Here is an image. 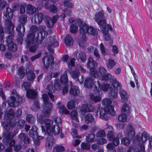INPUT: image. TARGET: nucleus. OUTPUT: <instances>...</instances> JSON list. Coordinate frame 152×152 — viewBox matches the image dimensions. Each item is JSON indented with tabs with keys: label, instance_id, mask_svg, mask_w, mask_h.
Masks as SVG:
<instances>
[{
	"label": "nucleus",
	"instance_id": "obj_1",
	"mask_svg": "<svg viewBox=\"0 0 152 152\" xmlns=\"http://www.w3.org/2000/svg\"><path fill=\"white\" fill-rule=\"evenodd\" d=\"M14 116V113L12 109H10L9 110H6L5 112L4 119L7 120L9 121V123H7L4 121L3 123V125L4 127V130L3 135V141L4 142H10L9 145L10 147L7 148L5 150V152H12V149L11 146H13L15 143V141L14 140H12L14 136L16 135L18 133L17 130L14 133L12 130L10 131V127H12L17 126V128L21 129L23 127L25 123V121L23 120H20L19 121L18 123H15L14 122H12L11 119Z\"/></svg>",
	"mask_w": 152,
	"mask_h": 152
},
{
	"label": "nucleus",
	"instance_id": "obj_2",
	"mask_svg": "<svg viewBox=\"0 0 152 152\" xmlns=\"http://www.w3.org/2000/svg\"><path fill=\"white\" fill-rule=\"evenodd\" d=\"M56 125L53 124V122L49 119L44 120L43 116L41 114L38 115L37 120L38 123L41 124L42 133L45 135L46 131L49 136L47 140L46 144L47 148L50 149L52 147L53 143V139L52 137L53 134L55 135H58L61 131L59 125L62 123V120L59 117H56L54 119Z\"/></svg>",
	"mask_w": 152,
	"mask_h": 152
},
{
	"label": "nucleus",
	"instance_id": "obj_3",
	"mask_svg": "<svg viewBox=\"0 0 152 152\" xmlns=\"http://www.w3.org/2000/svg\"><path fill=\"white\" fill-rule=\"evenodd\" d=\"M102 103L103 106L106 107L105 109H103L102 107L99 108V117L101 119L106 121L108 119L107 114L114 115L115 111L114 110L113 107L110 105L112 101L110 99H104L102 100Z\"/></svg>",
	"mask_w": 152,
	"mask_h": 152
},
{
	"label": "nucleus",
	"instance_id": "obj_4",
	"mask_svg": "<svg viewBox=\"0 0 152 152\" xmlns=\"http://www.w3.org/2000/svg\"><path fill=\"white\" fill-rule=\"evenodd\" d=\"M79 33L82 36H86V34L96 35L97 34V31L92 27L88 26L86 24L81 25L79 28Z\"/></svg>",
	"mask_w": 152,
	"mask_h": 152
},
{
	"label": "nucleus",
	"instance_id": "obj_5",
	"mask_svg": "<svg viewBox=\"0 0 152 152\" xmlns=\"http://www.w3.org/2000/svg\"><path fill=\"white\" fill-rule=\"evenodd\" d=\"M52 101H54V96H49ZM48 96H42L45 105L44 114L45 117H48L50 116V113L52 108V104L48 102Z\"/></svg>",
	"mask_w": 152,
	"mask_h": 152
},
{
	"label": "nucleus",
	"instance_id": "obj_6",
	"mask_svg": "<svg viewBox=\"0 0 152 152\" xmlns=\"http://www.w3.org/2000/svg\"><path fill=\"white\" fill-rule=\"evenodd\" d=\"M104 13L103 11L96 12L95 14L94 20L99 25L100 28L104 27L106 25V20L104 18Z\"/></svg>",
	"mask_w": 152,
	"mask_h": 152
},
{
	"label": "nucleus",
	"instance_id": "obj_7",
	"mask_svg": "<svg viewBox=\"0 0 152 152\" xmlns=\"http://www.w3.org/2000/svg\"><path fill=\"white\" fill-rule=\"evenodd\" d=\"M37 128L36 126H33L30 130L29 134V136L33 138L34 143L36 145H38L39 143V140L42 139L43 137L38 136L37 133Z\"/></svg>",
	"mask_w": 152,
	"mask_h": 152
},
{
	"label": "nucleus",
	"instance_id": "obj_8",
	"mask_svg": "<svg viewBox=\"0 0 152 152\" xmlns=\"http://www.w3.org/2000/svg\"><path fill=\"white\" fill-rule=\"evenodd\" d=\"M13 36L10 35L6 38L5 42H6V45L8 46V48L9 50L13 51H16L17 48L16 45L15 44L13 41Z\"/></svg>",
	"mask_w": 152,
	"mask_h": 152
},
{
	"label": "nucleus",
	"instance_id": "obj_9",
	"mask_svg": "<svg viewBox=\"0 0 152 152\" xmlns=\"http://www.w3.org/2000/svg\"><path fill=\"white\" fill-rule=\"evenodd\" d=\"M70 115L73 126L75 128L78 127L79 126L78 123L79 120L77 111L75 110L72 111L70 113Z\"/></svg>",
	"mask_w": 152,
	"mask_h": 152
},
{
	"label": "nucleus",
	"instance_id": "obj_10",
	"mask_svg": "<svg viewBox=\"0 0 152 152\" xmlns=\"http://www.w3.org/2000/svg\"><path fill=\"white\" fill-rule=\"evenodd\" d=\"M55 38L54 37H49L47 39V43L48 44V49L51 52L53 51V50L52 48V46L54 47L57 46L58 45V43L57 41H54Z\"/></svg>",
	"mask_w": 152,
	"mask_h": 152
},
{
	"label": "nucleus",
	"instance_id": "obj_11",
	"mask_svg": "<svg viewBox=\"0 0 152 152\" xmlns=\"http://www.w3.org/2000/svg\"><path fill=\"white\" fill-rule=\"evenodd\" d=\"M80 71L83 73H84L86 72V70L82 66L77 65L75 67V70L72 71L70 73L72 77L74 79H77L79 77L80 72L78 71Z\"/></svg>",
	"mask_w": 152,
	"mask_h": 152
},
{
	"label": "nucleus",
	"instance_id": "obj_12",
	"mask_svg": "<svg viewBox=\"0 0 152 152\" xmlns=\"http://www.w3.org/2000/svg\"><path fill=\"white\" fill-rule=\"evenodd\" d=\"M93 111V109L91 106L85 104L80 108V111L79 112L80 113V117L83 119V116L84 115L85 112H91Z\"/></svg>",
	"mask_w": 152,
	"mask_h": 152
},
{
	"label": "nucleus",
	"instance_id": "obj_13",
	"mask_svg": "<svg viewBox=\"0 0 152 152\" xmlns=\"http://www.w3.org/2000/svg\"><path fill=\"white\" fill-rule=\"evenodd\" d=\"M46 23L47 24V26L49 28H52L54 23H56L58 18V16L54 15L52 18H51L49 17H46Z\"/></svg>",
	"mask_w": 152,
	"mask_h": 152
},
{
	"label": "nucleus",
	"instance_id": "obj_14",
	"mask_svg": "<svg viewBox=\"0 0 152 152\" xmlns=\"http://www.w3.org/2000/svg\"><path fill=\"white\" fill-rule=\"evenodd\" d=\"M53 58L52 56H47L42 59V61L45 66L46 68H48L53 62Z\"/></svg>",
	"mask_w": 152,
	"mask_h": 152
},
{
	"label": "nucleus",
	"instance_id": "obj_15",
	"mask_svg": "<svg viewBox=\"0 0 152 152\" xmlns=\"http://www.w3.org/2000/svg\"><path fill=\"white\" fill-rule=\"evenodd\" d=\"M125 134L126 136L129 137L130 138H132L134 136L135 130L131 125H128L126 128Z\"/></svg>",
	"mask_w": 152,
	"mask_h": 152
},
{
	"label": "nucleus",
	"instance_id": "obj_16",
	"mask_svg": "<svg viewBox=\"0 0 152 152\" xmlns=\"http://www.w3.org/2000/svg\"><path fill=\"white\" fill-rule=\"evenodd\" d=\"M149 136V134L148 133L145 132H144L142 133L140 138L138 135L136 136L135 138L137 141H139L140 142L141 141L142 142L144 143L148 140Z\"/></svg>",
	"mask_w": 152,
	"mask_h": 152
},
{
	"label": "nucleus",
	"instance_id": "obj_17",
	"mask_svg": "<svg viewBox=\"0 0 152 152\" xmlns=\"http://www.w3.org/2000/svg\"><path fill=\"white\" fill-rule=\"evenodd\" d=\"M35 36V34L33 33L30 34L28 35L26 44V47L27 48H28L30 45L33 44Z\"/></svg>",
	"mask_w": 152,
	"mask_h": 152
},
{
	"label": "nucleus",
	"instance_id": "obj_18",
	"mask_svg": "<svg viewBox=\"0 0 152 152\" xmlns=\"http://www.w3.org/2000/svg\"><path fill=\"white\" fill-rule=\"evenodd\" d=\"M21 102H22V101L20 99H19L18 101H17L16 99H15V97L13 96H11L10 99L8 101V105L13 107H17L18 105V103Z\"/></svg>",
	"mask_w": 152,
	"mask_h": 152
},
{
	"label": "nucleus",
	"instance_id": "obj_19",
	"mask_svg": "<svg viewBox=\"0 0 152 152\" xmlns=\"http://www.w3.org/2000/svg\"><path fill=\"white\" fill-rule=\"evenodd\" d=\"M37 11V9L31 4H28L26 8V12L30 15L35 14Z\"/></svg>",
	"mask_w": 152,
	"mask_h": 152
},
{
	"label": "nucleus",
	"instance_id": "obj_20",
	"mask_svg": "<svg viewBox=\"0 0 152 152\" xmlns=\"http://www.w3.org/2000/svg\"><path fill=\"white\" fill-rule=\"evenodd\" d=\"M26 78L27 80L32 82L34 80L35 78V75L33 71L29 70L26 74Z\"/></svg>",
	"mask_w": 152,
	"mask_h": 152
},
{
	"label": "nucleus",
	"instance_id": "obj_21",
	"mask_svg": "<svg viewBox=\"0 0 152 152\" xmlns=\"http://www.w3.org/2000/svg\"><path fill=\"white\" fill-rule=\"evenodd\" d=\"M104 27L100 28V30L103 34V37L104 40L106 41H108L110 39V35L108 33V30L105 29Z\"/></svg>",
	"mask_w": 152,
	"mask_h": 152
},
{
	"label": "nucleus",
	"instance_id": "obj_22",
	"mask_svg": "<svg viewBox=\"0 0 152 152\" xmlns=\"http://www.w3.org/2000/svg\"><path fill=\"white\" fill-rule=\"evenodd\" d=\"M106 125L107 126V129L108 130V133L107 134V136L109 140H112L113 138V127L107 124Z\"/></svg>",
	"mask_w": 152,
	"mask_h": 152
},
{
	"label": "nucleus",
	"instance_id": "obj_23",
	"mask_svg": "<svg viewBox=\"0 0 152 152\" xmlns=\"http://www.w3.org/2000/svg\"><path fill=\"white\" fill-rule=\"evenodd\" d=\"M96 63L93 57H90L88 59L87 66L88 68H91L96 66Z\"/></svg>",
	"mask_w": 152,
	"mask_h": 152
},
{
	"label": "nucleus",
	"instance_id": "obj_24",
	"mask_svg": "<svg viewBox=\"0 0 152 152\" xmlns=\"http://www.w3.org/2000/svg\"><path fill=\"white\" fill-rule=\"evenodd\" d=\"M27 72V71L24 67L21 66L18 69V75L19 76V78L20 79H22L24 77L25 74Z\"/></svg>",
	"mask_w": 152,
	"mask_h": 152
},
{
	"label": "nucleus",
	"instance_id": "obj_25",
	"mask_svg": "<svg viewBox=\"0 0 152 152\" xmlns=\"http://www.w3.org/2000/svg\"><path fill=\"white\" fill-rule=\"evenodd\" d=\"M43 19V15L41 13H38L35 16V23L37 24H40Z\"/></svg>",
	"mask_w": 152,
	"mask_h": 152
},
{
	"label": "nucleus",
	"instance_id": "obj_26",
	"mask_svg": "<svg viewBox=\"0 0 152 152\" xmlns=\"http://www.w3.org/2000/svg\"><path fill=\"white\" fill-rule=\"evenodd\" d=\"M77 57L83 62L85 61L86 60V53L83 51L78 52V53L77 54Z\"/></svg>",
	"mask_w": 152,
	"mask_h": 152
},
{
	"label": "nucleus",
	"instance_id": "obj_27",
	"mask_svg": "<svg viewBox=\"0 0 152 152\" xmlns=\"http://www.w3.org/2000/svg\"><path fill=\"white\" fill-rule=\"evenodd\" d=\"M18 138L20 140L23 139L24 143L28 144L30 142L29 139L28 137L25 136L24 133H22L20 134L18 136Z\"/></svg>",
	"mask_w": 152,
	"mask_h": 152
},
{
	"label": "nucleus",
	"instance_id": "obj_28",
	"mask_svg": "<svg viewBox=\"0 0 152 152\" xmlns=\"http://www.w3.org/2000/svg\"><path fill=\"white\" fill-rule=\"evenodd\" d=\"M93 80L90 78H87L84 83V86L88 88H91L92 86Z\"/></svg>",
	"mask_w": 152,
	"mask_h": 152
},
{
	"label": "nucleus",
	"instance_id": "obj_29",
	"mask_svg": "<svg viewBox=\"0 0 152 152\" xmlns=\"http://www.w3.org/2000/svg\"><path fill=\"white\" fill-rule=\"evenodd\" d=\"M94 120V118L90 113L87 114L85 117V122L87 124L92 122Z\"/></svg>",
	"mask_w": 152,
	"mask_h": 152
},
{
	"label": "nucleus",
	"instance_id": "obj_30",
	"mask_svg": "<svg viewBox=\"0 0 152 152\" xmlns=\"http://www.w3.org/2000/svg\"><path fill=\"white\" fill-rule=\"evenodd\" d=\"M130 107L128 104H125L122 108L121 113L128 115L130 113Z\"/></svg>",
	"mask_w": 152,
	"mask_h": 152
},
{
	"label": "nucleus",
	"instance_id": "obj_31",
	"mask_svg": "<svg viewBox=\"0 0 152 152\" xmlns=\"http://www.w3.org/2000/svg\"><path fill=\"white\" fill-rule=\"evenodd\" d=\"M19 22L21 24H24L27 21V16L26 14L22 15H20L18 18Z\"/></svg>",
	"mask_w": 152,
	"mask_h": 152
},
{
	"label": "nucleus",
	"instance_id": "obj_32",
	"mask_svg": "<svg viewBox=\"0 0 152 152\" xmlns=\"http://www.w3.org/2000/svg\"><path fill=\"white\" fill-rule=\"evenodd\" d=\"M65 42L67 45H71L73 43L72 38L70 35H68L64 39Z\"/></svg>",
	"mask_w": 152,
	"mask_h": 152
},
{
	"label": "nucleus",
	"instance_id": "obj_33",
	"mask_svg": "<svg viewBox=\"0 0 152 152\" xmlns=\"http://www.w3.org/2000/svg\"><path fill=\"white\" fill-rule=\"evenodd\" d=\"M5 20L4 23L7 28L10 30H13L14 28V26L10 21V20Z\"/></svg>",
	"mask_w": 152,
	"mask_h": 152
},
{
	"label": "nucleus",
	"instance_id": "obj_34",
	"mask_svg": "<svg viewBox=\"0 0 152 152\" xmlns=\"http://www.w3.org/2000/svg\"><path fill=\"white\" fill-rule=\"evenodd\" d=\"M115 64L116 63L114 60L109 59L107 63V68L108 69H111L113 67Z\"/></svg>",
	"mask_w": 152,
	"mask_h": 152
},
{
	"label": "nucleus",
	"instance_id": "obj_35",
	"mask_svg": "<svg viewBox=\"0 0 152 152\" xmlns=\"http://www.w3.org/2000/svg\"><path fill=\"white\" fill-rule=\"evenodd\" d=\"M51 33L52 31L51 30H49L48 31H41L40 33L41 35V40L40 42V43H41L43 40L47 36L48 33L50 34Z\"/></svg>",
	"mask_w": 152,
	"mask_h": 152
},
{
	"label": "nucleus",
	"instance_id": "obj_36",
	"mask_svg": "<svg viewBox=\"0 0 152 152\" xmlns=\"http://www.w3.org/2000/svg\"><path fill=\"white\" fill-rule=\"evenodd\" d=\"M69 92L71 94L77 95L79 94L80 91L78 87L77 86H75L74 88H72L70 90Z\"/></svg>",
	"mask_w": 152,
	"mask_h": 152
},
{
	"label": "nucleus",
	"instance_id": "obj_37",
	"mask_svg": "<svg viewBox=\"0 0 152 152\" xmlns=\"http://www.w3.org/2000/svg\"><path fill=\"white\" fill-rule=\"evenodd\" d=\"M67 107L69 110H71L75 107V102L72 100L68 102L67 104Z\"/></svg>",
	"mask_w": 152,
	"mask_h": 152
},
{
	"label": "nucleus",
	"instance_id": "obj_38",
	"mask_svg": "<svg viewBox=\"0 0 152 152\" xmlns=\"http://www.w3.org/2000/svg\"><path fill=\"white\" fill-rule=\"evenodd\" d=\"M81 146L83 150H88L90 148V144L85 142H82L81 144Z\"/></svg>",
	"mask_w": 152,
	"mask_h": 152
},
{
	"label": "nucleus",
	"instance_id": "obj_39",
	"mask_svg": "<svg viewBox=\"0 0 152 152\" xmlns=\"http://www.w3.org/2000/svg\"><path fill=\"white\" fill-rule=\"evenodd\" d=\"M90 73L94 77L96 78L98 77V72L96 71V69L94 68H90Z\"/></svg>",
	"mask_w": 152,
	"mask_h": 152
},
{
	"label": "nucleus",
	"instance_id": "obj_40",
	"mask_svg": "<svg viewBox=\"0 0 152 152\" xmlns=\"http://www.w3.org/2000/svg\"><path fill=\"white\" fill-rule=\"evenodd\" d=\"M61 81L62 84L66 85L68 82L67 75L66 74H64L61 77Z\"/></svg>",
	"mask_w": 152,
	"mask_h": 152
},
{
	"label": "nucleus",
	"instance_id": "obj_41",
	"mask_svg": "<svg viewBox=\"0 0 152 152\" xmlns=\"http://www.w3.org/2000/svg\"><path fill=\"white\" fill-rule=\"evenodd\" d=\"M94 135L91 134L86 136V139L87 142H91L94 141Z\"/></svg>",
	"mask_w": 152,
	"mask_h": 152
},
{
	"label": "nucleus",
	"instance_id": "obj_42",
	"mask_svg": "<svg viewBox=\"0 0 152 152\" xmlns=\"http://www.w3.org/2000/svg\"><path fill=\"white\" fill-rule=\"evenodd\" d=\"M71 134L73 136L74 138L80 139L81 138V136H79L77 135V131L76 129H72L71 130Z\"/></svg>",
	"mask_w": 152,
	"mask_h": 152
},
{
	"label": "nucleus",
	"instance_id": "obj_43",
	"mask_svg": "<svg viewBox=\"0 0 152 152\" xmlns=\"http://www.w3.org/2000/svg\"><path fill=\"white\" fill-rule=\"evenodd\" d=\"M83 36V37L78 43L79 46L81 47H83L85 45L86 41V36Z\"/></svg>",
	"mask_w": 152,
	"mask_h": 152
},
{
	"label": "nucleus",
	"instance_id": "obj_44",
	"mask_svg": "<svg viewBox=\"0 0 152 152\" xmlns=\"http://www.w3.org/2000/svg\"><path fill=\"white\" fill-rule=\"evenodd\" d=\"M59 111L61 113L64 114H68L69 112L64 105H62L59 109Z\"/></svg>",
	"mask_w": 152,
	"mask_h": 152
},
{
	"label": "nucleus",
	"instance_id": "obj_45",
	"mask_svg": "<svg viewBox=\"0 0 152 152\" xmlns=\"http://www.w3.org/2000/svg\"><path fill=\"white\" fill-rule=\"evenodd\" d=\"M126 115V114H124L121 113V114L118 116L119 120L121 122H125L127 120Z\"/></svg>",
	"mask_w": 152,
	"mask_h": 152
},
{
	"label": "nucleus",
	"instance_id": "obj_46",
	"mask_svg": "<svg viewBox=\"0 0 152 152\" xmlns=\"http://www.w3.org/2000/svg\"><path fill=\"white\" fill-rule=\"evenodd\" d=\"M39 108V106L38 102L37 101H35L34 104L31 107L32 110L34 111H36L38 110Z\"/></svg>",
	"mask_w": 152,
	"mask_h": 152
},
{
	"label": "nucleus",
	"instance_id": "obj_47",
	"mask_svg": "<svg viewBox=\"0 0 152 152\" xmlns=\"http://www.w3.org/2000/svg\"><path fill=\"white\" fill-rule=\"evenodd\" d=\"M47 94H43L42 95H53L52 94L54 92L53 90L52 89V86H48L47 87Z\"/></svg>",
	"mask_w": 152,
	"mask_h": 152
},
{
	"label": "nucleus",
	"instance_id": "obj_48",
	"mask_svg": "<svg viewBox=\"0 0 152 152\" xmlns=\"http://www.w3.org/2000/svg\"><path fill=\"white\" fill-rule=\"evenodd\" d=\"M21 27V26L20 24L18 25L16 27V30L19 33V34H22L23 35H24V34H25V28L24 26H23L22 28V31H21L20 30Z\"/></svg>",
	"mask_w": 152,
	"mask_h": 152
},
{
	"label": "nucleus",
	"instance_id": "obj_49",
	"mask_svg": "<svg viewBox=\"0 0 152 152\" xmlns=\"http://www.w3.org/2000/svg\"><path fill=\"white\" fill-rule=\"evenodd\" d=\"M63 3L65 7L70 8H72L74 7L73 4L68 0H65L64 1Z\"/></svg>",
	"mask_w": 152,
	"mask_h": 152
},
{
	"label": "nucleus",
	"instance_id": "obj_50",
	"mask_svg": "<svg viewBox=\"0 0 152 152\" xmlns=\"http://www.w3.org/2000/svg\"><path fill=\"white\" fill-rule=\"evenodd\" d=\"M54 89L58 90H60L61 88L60 83L58 80H55L54 85Z\"/></svg>",
	"mask_w": 152,
	"mask_h": 152
},
{
	"label": "nucleus",
	"instance_id": "obj_51",
	"mask_svg": "<svg viewBox=\"0 0 152 152\" xmlns=\"http://www.w3.org/2000/svg\"><path fill=\"white\" fill-rule=\"evenodd\" d=\"M107 148L109 149L108 152H116L115 150L113 149L114 145L112 143H109L107 145Z\"/></svg>",
	"mask_w": 152,
	"mask_h": 152
},
{
	"label": "nucleus",
	"instance_id": "obj_52",
	"mask_svg": "<svg viewBox=\"0 0 152 152\" xmlns=\"http://www.w3.org/2000/svg\"><path fill=\"white\" fill-rule=\"evenodd\" d=\"M78 30V28L77 26L74 25L72 24L70 28V30L71 33L74 34L76 33Z\"/></svg>",
	"mask_w": 152,
	"mask_h": 152
},
{
	"label": "nucleus",
	"instance_id": "obj_53",
	"mask_svg": "<svg viewBox=\"0 0 152 152\" xmlns=\"http://www.w3.org/2000/svg\"><path fill=\"white\" fill-rule=\"evenodd\" d=\"M130 141V140L129 139L125 137L122 139L121 143L124 145H127L129 144Z\"/></svg>",
	"mask_w": 152,
	"mask_h": 152
},
{
	"label": "nucleus",
	"instance_id": "obj_54",
	"mask_svg": "<svg viewBox=\"0 0 152 152\" xmlns=\"http://www.w3.org/2000/svg\"><path fill=\"white\" fill-rule=\"evenodd\" d=\"M106 135L104 130H100L97 132L96 136L97 137H105Z\"/></svg>",
	"mask_w": 152,
	"mask_h": 152
},
{
	"label": "nucleus",
	"instance_id": "obj_55",
	"mask_svg": "<svg viewBox=\"0 0 152 152\" xmlns=\"http://www.w3.org/2000/svg\"><path fill=\"white\" fill-rule=\"evenodd\" d=\"M112 86L113 87V90L114 91H115V90H117L118 88H120L121 87V84L117 81L113 83L112 84Z\"/></svg>",
	"mask_w": 152,
	"mask_h": 152
},
{
	"label": "nucleus",
	"instance_id": "obj_56",
	"mask_svg": "<svg viewBox=\"0 0 152 152\" xmlns=\"http://www.w3.org/2000/svg\"><path fill=\"white\" fill-rule=\"evenodd\" d=\"M38 94L36 90L30 89L27 91L26 95H37Z\"/></svg>",
	"mask_w": 152,
	"mask_h": 152
},
{
	"label": "nucleus",
	"instance_id": "obj_57",
	"mask_svg": "<svg viewBox=\"0 0 152 152\" xmlns=\"http://www.w3.org/2000/svg\"><path fill=\"white\" fill-rule=\"evenodd\" d=\"M64 150V147L60 145L57 146L54 148V151L57 152L63 151Z\"/></svg>",
	"mask_w": 152,
	"mask_h": 152
},
{
	"label": "nucleus",
	"instance_id": "obj_58",
	"mask_svg": "<svg viewBox=\"0 0 152 152\" xmlns=\"http://www.w3.org/2000/svg\"><path fill=\"white\" fill-rule=\"evenodd\" d=\"M91 98L95 102L100 101L101 99L100 96H91Z\"/></svg>",
	"mask_w": 152,
	"mask_h": 152
},
{
	"label": "nucleus",
	"instance_id": "obj_59",
	"mask_svg": "<svg viewBox=\"0 0 152 152\" xmlns=\"http://www.w3.org/2000/svg\"><path fill=\"white\" fill-rule=\"evenodd\" d=\"M94 90L96 92H98V89L99 88H100V84L98 82H95L94 83Z\"/></svg>",
	"mask_w": 152,
	"mask_h": 152
},
{
	"label": "nucleus",
	"instance_id": "obj_60",
	"mask_svg": "<svg viewBox=\"0 0 152 152\" xmlns=\"http://www.w3.org/2000/svg\"><path fill=\"white\" fill-rule=\"evenodd\" d=\"M100 49L102 54L104 55H106L107 54L104 47L102 43L100 44Z\"/></svg>",
	"mask_w": 152,
	"mask_h": 152
},
{
	"label": "nucleus",
	"instance_id": "obj_61",
	"mask_svg": "<svg viewBox=\"0 0 152 152\" xmlns=\"http://www.w3.org/2000/svg\"><path fill=\"white\" fill-rule=\"evenodd\" d=\"M13 15L11 13L9 14H4L3 16L5 20H11L12 18Z\"/></svg>",
	"mask_w": 152,
	"mask_h": 152
},
{
	"label": "nucleus",
	"instance_id": "obj_62",
	"mask_svg": "<svg viewBox=\"0 0 152 152\" xmlns=\"http://www.w3.org/2000/svg\"><path fill=\"white\" fill-rule=\"evenodd\" d=\"M29 47V50L32 52H34L37 49V46L34 44L33 45H30Z\"/></svg>",
	"mask_w": 152,
	"mask_h": 152
},
{
	"label": "nucleus",
	"instance_id": "obj_63",
	"mask_svg": "<svg viewBox=\"0 0 152 152\" xmlns=\"http://www.w3.org/2000/svg\"><path fill=\"white\" fill-rule=\"evenodd\" d=\"M26 119L28 121L31 123L34 121V118L32 115H29L27 116Z\"/></svg>",
	"mask_w": 152,
	"mask_h": 152
},
{
	"label": "nucleus",
	"instance_id": "obj_64",
	"mask_svg": "<svg viewBox=\"0 0 152 152\" xmlns=\"http://www.w3.org/2000/svg\"><path fill=\"white\" fill-rule=\"evenodd\" d=\"M49 9L50 11L51 12L54 13L56 12L57 11V9L56 7L54 5L50 6Z\"/></svg>",
	"mask_w": 152,
	"mask_h": 152
}]
</instances>
